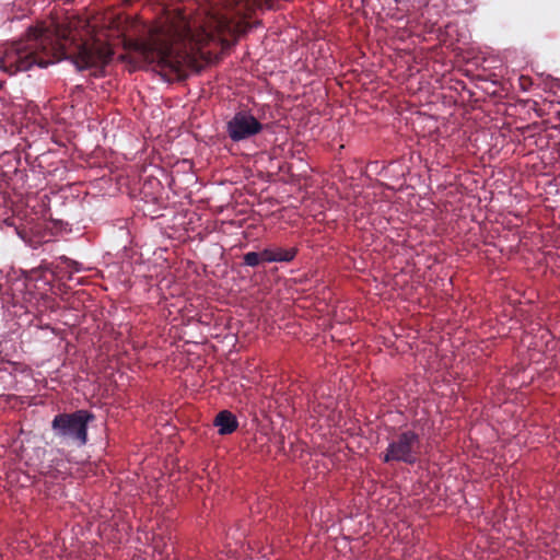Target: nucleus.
I'll return each mask as SVG.
<instances>
[{
    "instance_id": "6e6552de",
    "label": "nucleus",
    "mask_w": 560,
    "mask_h": 560,
    "mask_svg": "<svg viewBox=\"0 0 560 560\" xmlns=\"http://www.w3.org/2000/svg\"><path fill=\"white\" fill-rule=\"evenodd\" d=\"M264 260V250L260 253L249 252L244 255V264L249 267H256Z\"/></svg>"
},
{
    "instance_id": "39448f33",
    "label": "nucleus",
    "mask_w": 560,
    "mask_h": 560,
    "mask_svg": "<svg viewBox=\"0 0 560 560\" xmlns=\"http://www.w3.org/2000/svg\"><path fill=\"white\" fill-rule=\"evenodd\" d=\"M262 130V124L250 113H236L226 124V132L234 142L247 140Z\"/></svg>"
},
{
    "instance_id": "20e7f679",
    "label": "nucleus",
    "mask_w": 560,
    "mask_h": 560,
    "mask_svg": "<svg viewBox=\"0 0 560 560\" xmlns=\"http://www.w3.org/2000/svg\"><path fill=\"white\" fill-rule=\"evenodd\" d=\"M422 450V442L418 433L411 430L397 434L388 444L384 453L383 460L401 462L405 464H415Z\"/></svg>"
},
{
    "instance_id": "f03ea898",
    "label": "nucleus",
    "mask_w": 560,
    "mask_h": 560,
    "mask_svg": "<svg viewBox=\"0 0 560 560\" xmlns=\"http://www.w3.org/2000/svg\"><path fill=\"white\" fill-rule=\"evenodd\" d=\"M113 51L107 44H89L77 39L70 31L55 34L30 28L27 35L4 45L0 52V69L12 75L27 71L34 65L45 68L56 60L70 59L79 70L107 63Z\"/></svg>"
},
{
    "instance_id": "f257e3e1",
    "label": "nucleus",
    "mask_w": 560,
    "mask_h": 560,
    "mask_svg": "<svg viewBox=\"0 0 560 560\" xmlns=\"http://www.w3.org/2000/svg\"><path fill=\"white\" fill-rule=\"evenodd\" d=\"M233 0H205L202 15L194 21L182 12L168 14L149 28L145 39L137 40L135 50L161 70L180 74L184 63L215 34L231 30L229 7Z\"/></svg>"
},
{
    "instance_id": "0eeeda50",
    "label": "nucleus",
    "mask_w": 560,
    "mask_h": 560,
    "mask_svg": "<svg viewBox=\"0 0 560 560\" xmlns=\"http://www.w3.org/2000/svg\"><path fill=\"white\" fill-rule=\"evenodd\" d=\"M214 425L219 429L220 434H231L237 428V420L230 411L223 410L215 417Z\"/></svg>"
},
{
    "instance_id": "1a4fd4ad",
    "label": "nucleus",
    "mask_w": 560,
    "mask_h": 560,
    "mask_svg": "<svg viewBox=\"0 0 560 560\" xmlns=\"http://www.w3.org/2000/svg\"><path fill=\"white\" fill-rule=\"evenodd\" d=\"M60 260H61V262L66 264V266L69 269H71L73 271L79 272L81 270L80 264L78 261H75V260H72V259H70V258H68L66 256H61Z\"/></svg>"
},
{
    "instance_id": "423d86ee",
    "label": "nucleus",
    "mask_w": 560,
    "mask_h": 560,
    "mask_svg": "<svg viewBox=\"0 0 560 560\" xmlns=\"http://www.w3.org/2000/svg\"><path fill=\"white\" fill-rule=\"evenodd\" d=\"M294 248H266L264 260L267 262H289L295 257Z\"/></svg>"
},
{
    "instance_id": "9d476101",
    "label": "nucleus",
    "mask_w": 560,
    "mask_h": 560,
    "mask_svg": "<svg viewBox=\"0 0 560 560\" xmlns=\"http://www.w3.org/2000/svg\"><path fill=\"white\" fill-rule=\"evenodd\" d=\"M2 88V82H0V89Z\"/></svg>"
},
{
    "instance_id": "7ed1b4c3",
    "label": "nucleus",
    "mask_w": 560,
    "mask_h": 560,
    "mask_svg": "<svg viewBox=\"0 0 560 560\" xmlns=\"http://www.w3.org/2000/svg\"><path fill=\"white\" fill-rule=\"evenodd\" d=\"M93 419L94 416L88 410L59 413L54 418L51 429L61 443L80 447L88 442V424Z\"/></svg>"
}]
</instances>
